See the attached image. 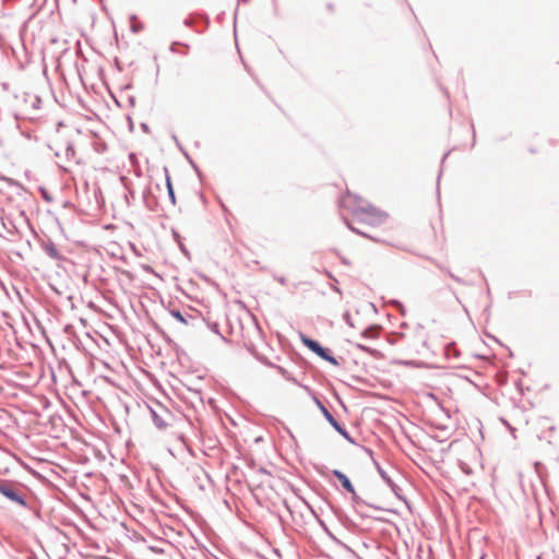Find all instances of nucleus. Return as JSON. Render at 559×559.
<instances>
[{
    "mask_svg": "<svg viewBox=\"0 0 559 559\" xmlns=\"http://www.w3.org/2000/svg\"><path fill=\"white\" fill-rule=\"evenodd\" d=\"M340 205L348 210L360 222L377 226L385 222L386 214L357 194L347 192L341 198Z\"/></svg>",
    "mask_w": 559,
    "mask_h": 559,
    "instance_id": "f257e3e1",
    "label": "nucleus"
},
{
    "mask_svg": "<svg viewBox=\"0 0 559 559\" xmlns=\"http://www.w3.org/2000/svg\"><path fill=\"white\" fill-rule=\"evenodd\" d=\"M0 495L11 504L24 510H32L28 493L20 483L0 479Z\"/></svg>",
    "mask_w": 559,
    "mask_h": 559,
    "instance_id": "f03ea898",
    "label": "nucleus"
},
{
    "mask_svg": "<svg viewBox=\"0 0 559 559\" xmlns=\"http://www.w3.org/2000/svg\"><path fill=\"white\" fill-rule=\"evenodd\" d=\"M300 341L308 349L318 355L321 359L330 362L333 366H340V361L333 355H331L330 349L323 347L318 341L312 340L305 334H300Z\"/></svg>",
    "mask_w": 559,
    "mask_h": 559,
    "instance_id": "7ed1b4c3",
    "label": "nucleus"
},
{
    "mask_svg": "<svg viewBox=\"0 0 559 559\" xmlns=\"http://www.w3.org/2000/svg\"><path fill=\"white\" fill-rule=\"evenodd\" d=\"M312 400L314 404L318 406L324 418L328 423L349 443L356 444V440L348 433V431L340 425V423L334 418L331 412L323 405V403L319 400L317 395H312Z\"/></svg>",
    "mask_w": 559,
    "mask_h": 559,
    "instance_id": "20e7f679",
    "label": "nucleus"
},
{
    "mask_svg": "<svg viewBox=\"0 0 559 559\" xmlns=\"http://www.w3.org/2000/svg\"><path fill=\"white\" fill-rule=\"evenodd\" d=\"M40 248L50 259L56 261L58 266L66 261V257L59 251L56 243L50 238L41 240Z\"/></svg>",
    "mask_w": 559,
    "mask_h": 559,
    "instance_id": "39448f33",
    "label": "nucleus"
},
{
    "mask_svg": "<svg viewBox=\"0 0 559 559\" xmlns=\"http://www.w3.org/2000/svg\"><path fill=\"white\" fill-rule=\"evenodd\" d=\"M170 316L175 319H177L179 322L188 325L191 324L193 326H199L204 323V318L199 316H191V314H183L178 309H171L169 311Z\"/></svg>",
    "mask_w": 559,
    "mask_h": 559,
    "instance_id": "423d86ee",
    "label": "nucleus"
},
{
    "mask_svg": "<svg viewBox=\"0 0 559 559\" xmlns=\"http://www.w3.org/2000/svg\"><path fill=\"white\" fill-rule=\"evenodd\" d=\"M160 413L156 409L151 408V415L153 423L156 428L159 430H164L168 427V423L166 420L167 417L170 416L169 412L162 406H159Z\"/></svg>",
    "mask_w": 559,
    "mask_h": 559,
    "instance_id": "0eeeda50",
    "label": "nucleus"
},
{
    "mask_svg": "<svg viewBox=\"0 0 559 559\" xmlns=\"http://www.w3.org/2000/svg\"><path fill=\"white\" fill-rule=\"evenodd\" d=\"M333 476L337 478L341 483L342 487L352 495H355V488L350 481V479L340 469H333Z\"/></svg>",
    "mask_w": 559,
    "mask_h": 559,
    "instance_id": "6e6552de",
    "label": "nucleus"
},
{
    "mask_svg": "<svg viewBox=\"0 0 559 559\" xmlns=\"http://www.w3.org/2000/svg\"><path fill=\"white\" fill-rule=\"evenodd\" d=\"M374 465L377 467L378 473L380 474L381 478L384 480L386 485H392L393 479L388 475V473L381 467V465L374 461Z\"/></svg>",
    "mask_w": 559,
    "mask_h": 559,
    "instance_id": "1a4fd4ad",
    "label": "nucleus"
},
{
    "mask_svg": "<svg viewBox=\"0 0 559 559\" xmlns=\"http://www.w3.org/2000/svg\"><path fill=\"white\" fill-rule=\"evenodd\" d=\"M166 187H167L169 200L171 201L173 204H175L176 203L175 191H174L171 180H170V177L168 176V174L166 175Z\"/></svg>",
    "mask_w": 559,
    "mask_h": 559,
    "instance_id": "9d476101",
    "label": "nucleus"
},
{
    "mask_svg": "<svg viewBox=\"0 0 559 559\" xmlns=\"http://www.w3.org/2000/svg\"><path fill=\"white\" fill-rule=\"evenodd\" d=\"M388 486L391 488L392 492L395 495L396 498L406 502V499L402 495V488L400 486H397L394 481L392 483V485H388Z\"/></svg>",
    "mask_w": 559,
    "mask_h": 559,
    "instance_id": "9b49d317",
    "label": "nucleus"
},
{
    "mask_svg": "<svg viewBox=\"0 0 559 559\" xmlns=\"http://www.w3.org/2000/svg\"><path fill=\"white\" fill-rule=\"evenodd\" d=\"M276 369L278 373L282 374L286 380L298 383L297 380L284 367L277 366Z\"/></svg>",
    "mask_w": 559,
    "mask_h": 559,
    "instance_id": "f8f14e48",
    "label": "nucleus"
},
{
    "mask_svg": "<svg viewBox=\"0 0 559 559\" xmlns=\"http://www.w3.org/2000/svg\"><path fill=\"white\" fill-rule=\"evenodd\" d=\"M352 499L353 501L356 503V504H360V503H365L366 506L370 507V508H373L376 510H383L382 508L378 507V506H374V504H371V503H367L365 502L360 497L357 496V493L355 492V495H352Z\"/></svg>",
    "mask_w": 559,
    "mask_h": 559,
    "instance_id": "ddd939ff",
    "label": "nucleus"
},
{
    "mask_svg": "<svg viewBox=\"0 0 559 559\" xmlns=\"http://www.w3.org/2000/svg\"><path fill=\"white\" fill-rule=\"evenodd\" d=\"M203 324H206V325L210 328V330H211L213 333H215V334L219 335L222 340H224V341L226 340V338L221 334V332H219V325H218V323H216V322L209 323V322H205V321H204V323H203Z\"/></svg>",
    "mask_w": 559,
    "mask_h": 559,
    "instance_id": "4468645a",
    "label": "nucleus"
},
{
    "mask_svg": "<svg viewBox=\"0 0 559 559\" xmlns=\"http://www.w3.org/2000/svg\"><path fill=\"white\" fill-rule=\"evenodd\" d=\"M439 267H440V270H442L443 272H445V273H447V274H448L452 280H454V281H455V282H457L459 284H464V281H463L461 277H459V276L454 275L451 271L445 270V269H444L443 266H441V265H439Z\"/></svg>",
    "mask_w": 559,
    "mask_h": 559,
    "instance_id": "2eb2a0df",
    "label": "nucleus"
},
{
    "mask_svg": "<svg viewBox=\"0 0 559 559\" xmlns=\"http://www.w3.org/2000/svg\"><path fill=\"white\" fill-rule=\"evenodd\" d=\"M439 267H440V270H442L443 272H445V273H447V274H448L452 280H454V281H455V282H457L459 284H464V281H463L461 277H459V276L454 275L451 271L445 270V269H444L443 266H441V265H439Z\"/></svg>",
    "mask_w": 559,
    "mask_h": 559,
    "instance_id": "dca6fc26",
    "label": "nucleus"
},
{
    "mask_svg": "<svg viewBox=\"0 0 559 559\" xmlns=\"http://www.w3.org/2000/svg\"><path fill=\"white\" fill-rule=\"evenodd\" d=\"M361 335L365 337H373L376 335V328L370 326V328L366 329Z\"/></svg>",
    "mask_w": 559,
    "mask_h": 559,
    "instance_id": "f3484780",
    "label": "nucleus"
},
{
    "mask_svg": "<svg viewBox=\"0 0 559 559\" xmlns=\"http://www.w3.org/2000/svg\"><path fill=\"white\" fill-rule=\"evenodd\" d=\"M345 223H346L347 227H348L352 231H354V233H356V234H358V235H361V236H364V237L369 238V236H368L367 234H365V233L360 231L359 229H357V228L353 227V226L348 223V221H347V219H345Z\"/></svg>",
    "mask_w": 559,
    "mask_h": 559,
    "instance_id": "a211bd4d",
    "label": "nucleus"
},
{
    "mask_svg": "<svg viewBox=\"0 0 559 559\" xmlns=\"http://www.w3.org/2000/svg\"><path fill=\"white\" fill-rule=\"evenodd\" d=\"M356 347L359 348L360 350L365 352V353H368V354H372L373 353V350L370 347L365 346L362 344H357Z\"/></svg>",
    "mask_w": 559,
    "mask_h": 559,
    "instance_id": "6ab92c4d",
    "label": "nucleus"
},
{
    "mask_svg": "<svg viewBox=\"0 0 559 559\" xmlns=\"http://www.w3.org/2000/svg\"><path fill=\"white\" fill-rule=\"evenodd\" d=\"M129 160L132 164V166L139 165L138 157L134 153L129 154Z\"/></svg>",
    "mask_w": 559,
    "mask_h": 559,
    "instance_id": "aec40b11",
    "label": "nucleus"
},
{
    "mask_svg": "<svg viewBox=\"0 0 559 559\" xmlns=\"http://www.w3.org/2000/svg\"><path fill=\"white\" fill-rule=\"evenodd\" d=\"M178 246L180 248V251L188 258H190V252L189 250L185 247V245L182 242H178Z\"/></svg>",
    "mask_w": 559,
    "mask_h": 559,
    "instance_id": "412c9836",
    "label": "nucleus"
},
{
    "mask_svg": "<svg viewBox=\"0 0 559 559\" xmlns=\"http://www.w3.org/2000/svg\"><path fill=\"white\" fill-rule=\"evenodd\" d=\"M173 237L177 243L181 242V237H180L179 233L175 229H173Z\"/></svg>",
    "mask_w": 559,
    "mask_h": 559,
    "instance_id": "4be33fe9",
    "label": "nucleus"
},
{
    "mask_svg": "<svg viewBox=\"0 0 559 559\" xmlns=\"http://www.w3.org/2000/svg\"><path fill=\"white\" fill-rule=\"evenodd\" d=\"M275 280H276L281 285H286V283H287V280H286L284 276H275Z\"/></svg>",
    "mask_w": 559,
    "mask_h": 559,
    "instance_id": "5701e85b",
    "label": "nucleus"
},
{
    "mask_svg": "<svg viewBox=\"0 0 559 559\" xmlns=\"http://www.w3.org/2000/svg\"><path fill=\"white\" fill-rule=\"evenodd\" d=\"M134 167V174L140 177L141 176V168H140V165H135L133 166Z\"/></svg>",
    "mask_w": 559,
    "mask_h": 559,
    "instance_id": "b1692460",
    "label": "nucleus"
},
{
    "mask_svg": "<svg viewBox=\"0 0 559 559\" xmlns=\"http://www.w3.org/2000/svg\"><path fill=\"white\" fill-rule=\"evenodd\" d=\"M131 29H132V32L136 33V32H139L140 29H142V25H133V26L131 27Z\"/></svg>",
    "mask_w": 559,
    "mask_h": 559,
    "instance_id": "393cba45",
    "label": "nucleus"
},
{
    "mask_svg": "<svg viewBox=\"0 0 559 559\" xmlns=\"http://www.w3.org/2000/svg\"><path fill=\"white\" fill-rule=\"evenodd\" d=\"M141 128H142V130H143L144 132H146V133H148V132H150V128H148V126H147L146 123H142V124H141Z\"/></svg>",
    "mask_w": 559,
    "mask_h": 559,
    "instance_id": "a878e982",
    "label": "nucleus"
},
{
    "mask_svg": "<svg viewBox=\"0 0 559 559\" xmlns=\"http://www.w3.org/2000/svg\"><path fill=\"white\" fill-rule=\"evenodd\" d=\"M178 44H179V43H177V41H174V43L171 44V46H170V48H169L171 52H176V47H175V46H176V45H178Z\"/></svg>",
    "mask_w": 559,
    "mask_h": 559,
    "instance_id": "bb28decb",
    "label": "nucleus"
},
{
    "mask_svg": "<svg viewBox=\"0 0 559 559\" xmlns=\"http://www.w3.org/2000/svg\"><path fill=\"white\" fill-rule=\"evenodd\" d=\"M43 197H44L46 200H48V201H50V200H51V198H49V197L47 195V193L45 192V190H43Z\"/></svg>",
    "mask_w": 559,
    "mask_h": 559,
    "instance_id": "cd10ccee",
    "label": "nucleus"
},
{
    "mask_svg": "<svg viewBox=\"0 0 559 559\" xmlns=\"http://www.w3.org/2000/svg\"><path fill=\"white\" fill-rule=\"evenodd\" d=\"M449 155V152L444 154L443 158H442V163L444 162V159L448 157Z\"/></svg>",
    "mask_w": 559,
    "mask_h": 559,
    "instance_id": "c85d7f7f",
    "label": "nucleus"
},
{
    "mask_svg": "<svg viewBox=\"0 0 559 559\" xmlns=\"http://www.w3.org/2000/svg\"><path fill=\"white\" fill-rule=\"evenodd\" d=\"M367 452L369 453L370 456H372L373 452L369 449H367Z\"/></svg>",
    "mask_w": 559,
    "mask_h": 559,
    "instance_id": "c756f323",
    "label": "nucleus"
},
{
    "mask_svg": "<svg viewBox=\"0 0 559 559\" xmlns=\"http://www.w3.org/2000/svg\"><path fill=\"white\" fill-rule=\"evenodd\" d=\"M243 2H246L247 0H242Z\"/></svg>",
    "mask_w": 559,
    "mask_h": 559,
    "instance_id": "7c9ffc66",
    "label": "nucleus"
}]
</instances>
